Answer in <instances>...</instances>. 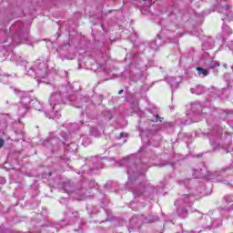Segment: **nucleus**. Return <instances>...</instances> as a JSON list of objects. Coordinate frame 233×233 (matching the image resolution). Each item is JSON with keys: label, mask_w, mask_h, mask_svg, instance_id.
I'll use <instances>...</instances> for the list:
<instances>
[{"label": "nucleus", "mask_w": 233, "mask_h": 233, "mask_svg": "<svg viewBox=\"0 0 233 233\" xmlns=\"http://www.w3.org/2000/svg\"><path fill=\"white\" fill-rule=\"evenodd\" d=\"M0 179H1L2 181H5V178H3V177H1Z\"/></svg>", "instance_id": "nucleus-14"}, {"label": "nucleus", "mask_w": 233, "mask_h": 233, "mask_svg": "<svg viewBox=\"0 0 233 233\" xmlns=\"http://www.w3.org/2000/svg\"><path fill=\"white\" fill-rule=\"evenodd\" d=\"M65 189L67 190V186H65Z\"/></svg>", "instance_id": "nucleus-15"}, {"label": "nucleus", "mask_w": 233, "mask_h": 233, "mask_svg": "<svg viewBox=\"0 0 233 233\" xmlns=\"http://www.w3.org/2000/svg\"><path fill=\"white\" fill-rule=\"evenodd\" d=\"M168 83H170L171 86H177V84H174L175 83L174 78H169L168 79Z\"/></svg>", "instance_id": "nucleus-5"}, {"label": "nucleus", "mask_w": 233, "mask_h": 233, "mask_svg": "<svg viewBox=\"0 0 233 233\" xmlns=\"http://www.w3.org/2000/svg\"><path fill=\"white\" fill-rule=\"evenodd\" d=\"M197 71L198 72V76H203L206 77V76H208L209 72L208 69H205L203 67H197Z\"/></svg>", "instance_id": "nucleus-2"}, {"label": "nucleus", "mask_w": 233, "mask_h": 233, "mask_svg": "<svg viewBox=\"0 0 233 233\" xmlns=\"http://www.w3.org/2000/svg\"><path fill=\"white\" fill-rule=\"evenodd\" d=\"M120 137H127V134L121 133V134H120Z\"/></svg>", "instance_id": "nucleus-11"}, {"label": "nucleus", "mask_w": 233, "mask_h": 233, "mask_svg": "<svg viewBox=\"0 0 233 233\" xmlns=\"http://www.w3.org/2000/svg\"><path fill=\"white\" fill-rule=\"evenodd\" d=\"M177 213L179 214V216H187V209L183 208H179L177 209Z\"/></svg>", "instance_id": "nucleus-4"}, {"label": "nucleus", "mask_w": 233, "mask_h": 233, "mask_svg": "<svg viewBox=\"0 0 233 233\" xmlns=\"http://www.w3.org/2000/svg\"><path fill=\"white\" fill-rule=\"evenodd\" d=\"M216 66H219V62H217L215 65H211L210 68H216Z\"/></svg>", "instance_id": "nucleus-8"}, {"label": "nucleus", "mask_w": 233, "mask_h": 233, "mask_svg": "<svg viewBox=\"0 0 233 233\" xmlns=\"http://www.w3.org/2000/svg\"><path fill=\"white\" fill-rule=\"evenodd\" d=\"M123 92H124V90L121 89V90L118 91V94L121 95Z\"/></svg>", "instance_id": "nucleus-13"}, {"label": "nucleus", "mask_w": 233, "mask_h": 233, "mask_svg": "<svg viewBox=\"0 0 233 233\" xmlns=\"http://www.w3.org/2000/svg\"><path fill=\"white\" fill-rule=\"evenodd\" d=\"M21 108H24V113H26L27 112V110H28V106L27 105H25V106H21V107L19 108V110H21Z\"/></svg>", "instance_id": "nucleus-6"}, {"label": "nucleus", "mask_w": 233, "mask_h": 233, "mask_svg": "<svg viewBox=\"0 0 233 233\" xmlns=\"http://www.w3.org/2000/svg\"><path fill=\"white\" fill-rule=\"evenodd\" d=\"M155 117H156V121H159V119H161V116H159V115H156ZM160 121H162V120H160Z\"/></svg>", "instance_id": "nucleus-10"}, {"label": "nucleus", "mask_w": 233, "mask_h": 233, "mask_svg": "<svg viewBox=\"0 0 233 233\" xmlns=\"http://www.w3.org/2000/svg\"><path fill=\"white\" fill-rule=\"evenodd\" d=\"M76 147V144H71V145H69V148H72V147Z\"/></svg>", "instance_id": "nucleus-12"}, {"label": "nucleus", "mask_w": 233, "mask_h": 233, "mask_svg": "<svg viewBox=\"0 0 233 233\" xmlns=\"http://www.w3.org/2000/svg\"><path fill=\"white\" fill-rule=\"evenodd\" d=\"M127 174L129 175L128 179H132V169H127Z\"/></svg>", "instance_id": "nucleus-7"}, {"label": "nucleus", "mask_w": 233, "mask_h": 233, "mask_svg": "<svg viewBox=\"0 0 233 233\" xmlns=\"http://www.w3.org/2000/svg\"><path fill=\"white\" fill-rule=\"evenodd\" d=\"M5 145V140L0 139V148L3 147Z\"/></svg>", "instance_id": "nucleus-9"}, {"label": "nucleus", "mask_w": 233, "mask_h": 233, "mask_svg": "<svg viewBox=\"0 0 233 233\" xmlns=\"http://www.w3.org/2000/svg\"><path fill=\"white\" fill-rule=\"evenodd\" d=\"M49 103L52 106L50 112L46 113L49 119H59L61 117V105L63 104V96L59 93H55L51 96Z\"/></svg>", "instance_id": "nucleus-1"}, {"label": "nucleus", "mask_w": 233, "mask_h": 233, "mask_svg": "<svg viewBox=\"0 0 233 233\" xmlns=\"http://www.w3.org/2000/svg\"><path fill=\"white\" fill-rule=\"evenodd\" d=\"M141 194H143V192L139 193L138 196L141 195Z\"/></svg>", "instance_id": "nucleus-16"}, {"label": "nucleus", "mask_w": 233, "mask_h": 233, "mask_svg": "<svg viewBox=\"0 0 233 233\" xmlns=\"http://www.w3.org/2000/svg\"><path fill=\"white\" fill-rule=\"evenodd\" d=\"M90 133L95 137H99V136H101V133L99 132L98 129H96V127H91L90 128Z\"/></svg>", "instance_id": "nucleus-3"}]
</instances>
